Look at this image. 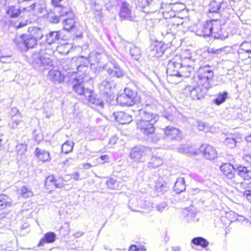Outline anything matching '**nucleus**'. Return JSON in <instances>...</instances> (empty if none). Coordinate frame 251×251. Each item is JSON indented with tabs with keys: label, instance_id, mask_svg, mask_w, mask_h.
Instances as JSON below:
<instances>
[{
	"label": "nucleus",
	"instance_id": "f257e3e1",
	"mask_svg": "<svg viewBox=\"0 0 251 251\" xmlns=\"http://www.w3.org/2000/svg\"><path fill=\"white\" fill-rule=\"evenodd\" d=\"M139 116L140 119L136 122L137 129L146 136L152 134L155 131L154 125L158 120V116L142 108L139 111Z\"/></svg>",
	"mask_w": 251,
	"mask_h": 251
},
{
	"label": "nucleus",
	"instance_id": "f03ea898",
	"mask_svg": "<svg viewBox=\"0 0 251 251\" xmlns=\"http://www.w3.org/2000/svg\"><path fill=\"white\" fill-rule=\"evenodd\" d=\"M214 72L212 67L206 65L201 67L199 71V81L198 85L201 86L203 89H205L207 92L209 89L211 88Z\"/></svg>",
	"mask_w": 251,
	"mask_h": 251
},
{
	"label": "nucleus",
	"instance_id": "7ed1b4c3",
	"mask_svg": "<svg viewBox=\"0 0 251 251\" xmlns=\"http://www.w3.org/2000/svg\"><path fill=\"white\" fill-rule=\"evenodd\" d=\"M139 100L137 92L129 88H125L124 93L117 98V102L122 106H132Z\"/></svg>",
	"mask_w": 251,
	"mask_h": 251
},
{
	"label": "nucleus",
	"instance_id": "20e7f679",
	"mask_svg": "<svg viewBox=\"0 0 251 251\" xmlns=\"http://www.w3.org/2000/svg\"><path fill=\"white\" fill-rule=\"evenodd\" d=\"M30 62L34 67L39 68L40 70L49 69L53 65L51 59L49 56L44 55L43 51L33 53Z\"/></svg>",
	"mask_w": 251,
	"mask_h": 251
},
{
	"label": "nucleus",
	"instance_id": "39448f33",
	"mask_svg": "<svg viewBox=\"0 0 251 251\" xmlns=\"http://www.w3.org/2000/svg\"><path fill=\"white\" fill-rule=\"evenodd\" d=\"M15 44L20 49L33 48L37 45L38 41L30 34H23L17 36L14 39Z\"/></svg>",
	"mask_w": 251,
	"mask_h": 251
},
{
	"label": "nucleus",
	"instance_id": "423d86ee",
	"mask_svg": "<svg viewBox=\"0 0 251 251\" xmlns=\"http://www.w3.org/2000/svg\"><path fill=\"white\" fill-rule=\"evenodd\" d=\"M151 152L150 148L144 146H136L131 151L130 156L136 162H143L146 156Z\"/></svg>",
	"mask_w": 251,
	"mask_h": 251
},
{
	"label": "nucleus",
	"instance_id": "0eeeda50",
	"mask_svg": "<svg viewBox=\"0 0 251 251\" xmlns=\"http://www.w3.org/2000/svg\"><path fill=\"white\" fill-rule=\"evenodd\" d=\"M184 93L193 100H201L207 94L205 89H203L200 85L196 86H188L184 89Z\"/></svg>",
	"mask_w": 251,
	"mask_h": 251
},
{
	"label": "nucleus",
	"instance_id": "6e6552de",
	"mask_svg": "<svg viewBox=\"0 0 251 251\" xmlns=\"http://www.w3.org/2000/svg\"><path fill=\"white\" fill-rule=\"evenodd\" d=\"M228 6V2L226 0H212L209 5V12L218 13Z\"/></svg>",
	"mask_w": 251,
	"mask_h": 251
},
{
	"label": "nucleus",
	"instance_id": "1a4fd4ad",
	"mask_svg": "<svg viewBox=\"0 0 251 251\" xmlns=\"http://www.w3.org/2000/svg\"><path fill=\"white\" fill-rule=\"evenodd\" d=\"M132 6L126 1H123L120 6L119 13L120 17L122 19H125L132 21L134 20V16L131 12Z\"/></svg>",
	"mask_w": 251,
	"mask_h": 251
},
{
	"label": "nucleus",
	"instance_id": "9d476101",
	"mask_svg": "<svg viewBox=\"0 0 251 251\" xmlns=\"http://www.w3.org/2000/svg\"><path fill=\"white\" fill-rule=\"evenodd\" d=\"M46 11L45 0H33L30 5L26 8V12L33 11L36 14L43 13Z\"/></svg>",
	"mask_w": 251,
	"mask_h": 251
},
{
	"label": "nucleus",
	"instance_id": "9b49d317",
	"mask_svg": "<svg viewBox=\"0 0 251 251\" xmlns=\"http://www.w3.org/2000/svg\"><path fill=\"white\" fill-rule=\"evenodd\" d=\"M73 90L79 95H84L86 97V92L91 90L85 88L84 78L81 76L74 79L72 82Z\"/></svg>",
	"mask_w": 251,
	"mask_h": 251
},
{
	"label": "nucleus",
	"instance_id": "f8f14e48",
	"mask_svg": "<svg viewBox=\"0 0 251 251\" xmlns=\"http://www.w3.org/2000/svg\"><path fill=\"white\" fill-rule=\"evenodd\" d=\"M166 137L171 140L180 141L182 137V133L178 128L172 126H167L163 129Z\"/></svg>",
	"mask_w": 251,
	"mask_h": 251
},
{
	"label": "nucleus",
	"instance_id": "ddd939ff",
	"mask_svg": "<svg viewBox=\"0 0 251 251\" xmlns=\"http://www.w3.org/2000/svg\"><path fill=\"white\" fill-rule=\"evenodd\" d=\"M204 158L208 160H214L217 157V152L212 146L207 144L202 145L200 148Z\"/></svg>",
	"mask_w": 251,
	"mask_h": 251
},
{
	"label": "nucleus",
	"instance_id": "4468645a",
	"mask_svg": "<svg viewBox=\"0 0 251 251\" xmlns=\"http://www.w3.org/2000/svg\"><path fill=\"white\" fill-rule=\"evenodd\" d=\"M217 22V20L207 21L203 25L201 33L199 35L204 37L209 36L212 34L214 35V28L216 27V26H218V25H216Z\"/></svg>",
	"mask_w": 251,
	"mask_h": 251
},
{
	"label": "nucleus",
	"instance_id": "2eb2a0df",
	"mask_svg": "<svg viewBox=\"0 0 251 251\" xmlns=\"http://www.w3.org/2000/svg\"><path fill=\"white\" fill-rule=\"evenodd\" d=\"M182 65V63L176 62L174 59L170 61L167 67L168 75L179 77L180 69Z\"/></svg>",
	"mask_w": 251,
	"mask_h": 251
},
{
	"label": "nucleus",
	"instance_id": "dca6fc26",
	"mask_svg": "<svg viewBox=\"0 0 251 251\" xmlns=\"http://www.w3.org/2000/svg\"><path fill=\"white\" fill-rule=\"evenodd\" d=\"M61 40L60 31H51L46 35V43L49 45L57 44Z\"/></svg>",
	"mask_w": 251,
	"mask_h": 251
},
{
	"label": "nucleus",
	"instance_id": "f3484780",
	"mask_svg": "<svg viewBox=\"0 0 251 251\" xmlns=\"http://www.w3.org/2000/svg\"><path fill=\"white\" fill-rule=\"evenodd\" d=\"M164 52L163 44L162 42H156L151 47L149 52V55L151 57H159L162 56Z\"/></svg>",
	"mask_w": 251,
	"mask_h": 251
},
{
	"label": "nucleus",
	"instance_id": "a211bd4d",
	"mask_svg": "<svg viewBox=\"0 0 251 251\" xmlns=\"http://www.w3.org/2000/svg\"><path fill=\"white\" fill-rule=\"evenodd\" d=\"M176 4H172L170 3L169 4H165L164 2L161 3V8L162 9V14L165 19H170L175 15V10Z\"/></svg>",
	"mask_w": 251,
	"mask_h": 251
},
{
	"label": "nucleus",
	"instance_id": "6ab92c4d",
	"mask_svg": "<svg viewBox=\"0 0 251 251\" xmlns=\"http://www.w3.org/2000/svg\"><path fill=\"white\" fill-rule=\"evenodd\" d=\"M113 115L115 120L122 125L129 124L133 120L131 115L123 111L114 112Z\"/></svg>",
	"mask_w": 251,
	"mask_h": 251
},
{
	"label": "nucleus",
	"instance_id": "aec40b11",
	"mask_svg": "<svg viewBox=\"0 0 251 251\" xmlns=\"http://www.w3.org/2000/svg\"><path fill=\"white\" fill-rule=\"evenodd\" d=\"M89 61L87 58L80 56L76 59L77 69L78 72L82 73L81 75H84L88 70Z\"/></svg>",
	"mask_w": 251,
	"mask_h": 251
},
{
	"label": "nucleus",
	"instance_id": "412c9836",
	"mask_svg": "<svg viewBox=\"0 0 251 251\" xmlns=\"http://www.w3.org/2000/svg\"><path fill=\"white\" fill-rule=\"evenodd\" d=\"M220 171L228 179H231L235 176V169L233 165L229 163H224L220 167Z\"/></svg>",
	"mask_w": 251,
	"mask_h": 251
},
{
	"label": "nucleus",
	"instance_id": "4be33fe9",
	"mask_svg": "<svg viewBox=\"0 0 251 251\" xmlns=\"http://www.w3.org/2000/svg\"><path fill=\"white\" fill-rule=\"evenodd\" d=\"M140 102L142 105L145 106L146 108L151 107V109H153L156 107L157 102L156 100L153 99L151 96L143 95L141 98Z\"/></svg>",
	"mask_w": 251,
	"mask_h": 251
},
{
	"label": "nucleus",
	"instance_id": "5701e85b",
	"mask_svg": "<svg viewBox=\"0 0 251 251\" xmlns=\"http://www.w3.org/2000/svg\"><path fill=\"white\" fill-rule=\"evenodd\" d=\"M218 26L214 28V36L215 38L225 40L228 37V33L224 28H222L220 21L217 20V24Z\"/></svg>",
	"mask_w": 251,
	"mask_h": 251
},
{
	"label": "nucleus",
	"instance_id": "b1692460",
	"mask_svg": "<svg viewBox=\"0 0 251 251\" xmlns=\"http://www.w3.org/2000/svg\"><path fill=\"white\" fill-rule=\"evenodd\" d=\"M55 11L60 16L61 19L65 16L71 17L73 14L69 8L63 6L62 4L55 6Z\"/></svg>",
	"mask_w": 251,
	"mask_h": 251
},
{
	"label": "nucleus",
	"instance_id": "393cba45",
	"mask_svg": "<svg viewBox=\"0 0 251 251\" xmlns=\"http://www.w3.org/2000/svg\"><path fill=\"white\" fill-rule=\"evenodd\" d=\"M113 68H107L105 69L108 74L111 76H115L116 77H121L124 75V72L121 69L119 65L114 62L113 63Z\"/></svg>",
	"mask_w": 251,
	"mask_h": 251
},
{
	"label": "nucleus",
	"instance_id": "a878e982",
	"mask_svg": "<svg viewBox=\"0 0 251 251\" xmlns=\"http://www.w3.org/2000/svg\"><path fill=\"white\" fill-rule=\"evenodd\" d=\"M85 98L92 104L99 106L101 108H102L104 106V103L102 100L99 98H96L94 95V92L91 90L86 92Z\"/></svg>",
	"mask_w": 251,
	"mask_h": 251
},
{
	"label": "nucleus",
	"instance_id": "bb28decb",
	"mask_svg": "<svg viewBox=\"0 0 251 251\" xmlns=\"http://www.w3.org/2000/svg\"><path fill=\"white\" fill-rule=\"evenodd\" d=\"M35 154L37 158L43 162L49 161L51 159L50 152L45 150L36 148L35 151Z\"/></svg>",
	"mask_w": 251,
	"mask_h": 251
},
{
	"label": "nucleus",
	"instance_id": "cd10ccee",
	"mask_svg": "<svg viewBox=\"0 0 251 251\" xmlns=\"http://www.w3.org/2000/svg\"><path fill=\"white\" fill-rule=\"evenodd\" d=\"M28 30L29 34L38 41L41 40L44 36L43 30L42 28L37 26L30 27Z\"/></svg>",
	"mask_w": 251,
	"mask_h": 251
},
{
	"label": "nucleus",
	"instance_id": "c85d7f7f",
	"mask_svg": "<svg viewBox=\"0 0 251 251\" xmlns=\"http://www.w3.org/2000/svg\"><path fill=\"white\" fill-rule=\"evenodd\" d=\"M6 12L10 17L15 18L18 17L21 13L26 11H24L20 6L17 8L15 6L12 5L6 8Z\"/></svg>",
	"mask_w": 251,
	"mask_h": 251
},
{
	"label": "nucleus",
	"instance_id": "c756f323",
	"mask_svg": "<svg viewBox=\"0 0 251 251\" xmlns=\"http://www.w3.org/2000/svg\"><path fill=\"white\" fill-rule=\"evenodd\" d=\"M184 61H183V62L182 63V65L180 69L179 76L187 77L190 76L191 73L194 70V67L191 64H185Z\"/></svg>",
	"mask_w": 251,
	"mask_h": 251
},
{
	"label": "nucleus",
	"instance_id": "7c9ffc66",
	"mask_svg": "<svg viewBox=\"0 0 251 251\" xmlns=\"http://www.w3.org/2000/svg\"><path fill=\"white\" fill-rule=\"evenodd\" d=\"M186 186L183 177H179L177 179L174 186V190L177 194H179L185 190Z\"/></svg>",
	"mask_w": 251,
	"mask_h": 251
},
{
	"label": "nucleus",
	"instance_id": "2f4dec72",
	"mask_svg": "<svg viewBox=\"0 0 251 251\" xmlns=\"http://www.w3.org/2000/svg\"><path fill=\"white\" fill-rule=\"evenodd\" d=\"M0 62L2 63H9L13 60L11 52L6 51L1 47Z\"/></svg>",
	"mask_w": 251,
	"mask_h": 251
},
{
	"label": "nucleus",
	"instance_id": "473e14b6",
	"mask_svg": "<svg viewBox=\"0 0 251 251\" xmlns=\"http://www.w3.org/2000/svg\"><path fill=\"white\" fill-rule=\"evenodd\" d=\"M238 174L244 179H251V170L246 167L240 166L237 169Z\"/></svg>",
	"mask_w": 251,
	"mask_h": 251
},
{
	"label": "nucleus",
	"instance_id": "72a5a7b5",
	"mask_svg": "<svg viewBox=\"0 0 251 251\" xmlns=\"http://www.w3.org/2000/svg\"><path fill=\"white\" fill-rule=\"evenodd\" d=\"M48 77L50 80L54 82H58L60 83L63 80L60 72L58 70L50 71L49 73Z\"/></svg>",
	"mask_w": 251,
	"mask_h": 251
},
{
	"label": "nucleus",
	"instance_id": "f704fd0d",
	"mask_svg": "<svg viewBox=\"0 0 251 251\" xmlns=\"http://www.w3.org/2000/svg\"><path fill=\"white\" fill-rule=\"evenodd\" d=\"M56 235L54 232H49L45 234L44 237L42 238L38 244V246H42L44 243H52L55 240Z\"/></svg>",
	"mask_w": 251,
	"mask_h": 251
},
{
	"label": "nucleus",
	"instance_id": "c9c22d12",
	"mask_svg": "<svg viewBox=\"0 0 251 251\" xmlns=\"http://www.w3.org/2000/svg\"><path fill=\"white\" fill-rule=\"evenodd\" d=\"M243 52L250 54L249 57L251 58V41H246L243 42L240 46V48L238 50L239 53H242Z\"/></svg>",
	"mask_w": 251,
	"mask_h": 251
},
{
	"label": "nucleus",
	"instance_id": "e433bc0d",
	"mask_svg": "<svg viewBox=\"0 0 251 251\" xmlns=\"http://www.w3.org/2000/svg\"><path fill=\"white\" fill-rule=\"evenodd\" d=\"M239 140V138H236L233 135H228L223 141V143L229 148H233L238 142Z\"/></svg>",
	"mask_w": 251,
	"mask_h": 251
},
{
	"label": "nucleus",
	"instance_id": "4c0bfd02",
	"mask_svg": "<svg viewBox=\"0 0 251 251\" xmlns=\"http://www.w3.org/2000/svg\"><path fill=\"white\" fill-rule=\"evenodd\" d=\"M101 58V53L100 52L94 51L89 53L87 58L89 62L92 64L99 63Z\"/></svg>",
	"mask_w": 251,
	"mask_h": 251
},
{
	"label": "nucleus",
	"instance_id": "58836bf2",
	"mask_svg": "<svg viewBox=\"0 0 251 251\" xmlns=\"http://www.w3.org/2000/svg\"><path fill=\"white\" fill-rule=\"evenodd\" d=\"M111 88V83L107 79L103 80L99 85L100 91L105 94H108L110 93Z\"/></svg>",
	"mask_w": 251,
	"mask_h": 251
},
{
	"label": "nucleus",
	"instance_id": "ea45409f",
	"mask_svg": "<svg viewBox=\"0 0 251 251\" xmlns=\"http://www.w3.org/2000/svg\"><path fill=\"white\" fill-rule=\"evenodd\" d=\"M129 49V52L131 57L135 60H138L141 56L140 48L134 45H131Z\"/></svg>",
	"mask_w": 251,
	"mask_h": 251
},
{
	"label": "nucleus",
	"instance_id": "a19ab883",
	"mask_svg": "<svg viewBox=\"0 0 251 251\" xmlns=\"http://www.w3.org/2000/svg\"><path fill=\"white\" fill-rule=\"evenodd\" d=\"M163 163V160L160 157L152 156L149 162V167L151 168H155L160 166Z\"/></svg>",
	"mask_w": 251,
	"mask_h": 251
},
{
	"label": "nucleus",
	"instance_id": "79ce46f5",
	"mask_svg": "<svg viewBox=\"0 0 251 251\" xmlns=\"http://www.w3.org/2000/svg\"><path fill=\"white\" fill-rule=\"evenodd\" d=\"M64 29L67 31H70L74 27L75 21L73 18H68L63 19Z\"/></svg>",
	"mask_w": 251,
	"mask_h": 251
},
{
	"label": "nucleus",
	"instance_id": "37998d69",
	"mask_svg": "<svg viewBox=\"0 0 251 251\" xmlns=\"http://www.w3.org/2000/svg\"><path fill=\"white\" fill-rule=\"evenodd\" d=\"M48 19L50 23L54 24L58 23L61 20L58 14L55 11V8L49 13Z\"/></svg>",
	"mask_w": 251,
	"mask_h": 251
},
{
	"label": "nucleus",
	"instance_id": "c03bdc74",
	"mask_svg": "<svg viewBox=\"0 0 251 251\" xmlns=\"http://www.w3.org/2000/svg\"><path fill=\"white\" fill-rule=\"evenodd\" d=\"M192 243L196 245H200L203 248L206 247L208 245V242L202 237H198L193 238Z\"/></svg>",
	"mask_w": 251,
	"mask_h": 251
},
{
	"label": "nucleus",
	"instance_id": "a18cd8bd",
	"mask_svg": "<svg viewBox=\"0 0 251 251\" xmlns=\"http://www.w3.org/2000/svg\"><path fill=\"white\" fill-rule=\"evenodd\" d=\"M55 177L53 176H48L45 180V185L48 189H52L55 186Z\"/></svg>",
	"mask_w": 251,
	"mask_h": 251
},
{
	"label": "nucleus",
	"instance_id": "49530a36",
	"mask_svg": "<svg viewBox=\"0 0 251 251\" xmlns=\"http://www.w3.org/2000/svg\"><path fill=\"white\" fill-rule=\"evenodd\" d=\"M74 143L72 141H67L62 146V151L67 154L71 152L73 149Z\"/></svg>",
	"mask_w": 251,
	"mask_h": 251
},
{
	"label": "nucleus",
	"instance_id": "de8ad7c7",
	"mask_svg": "<svg viewBox=\"0 0 251 251\" xmlns=\"http://www.w3.org/2000/svg\"><path fill=\"white\" fill-rule=\"evenodd\" d=\"M155 188L158 192L163 193L167 190V183L164 182L157 181L156 183Z\"/></svg>",
	"mask_w": 251,
	"mask_h": 251
},
{
	"label": "nucleus",
	"instance_id": "09e8293b",
	"mask_svg": "<svg viewBox=\"0 0 251 251\" xmlns=\"http://www.w3.org/2000/svg\"><path fill=\"white\" fill-rule=\"evenodd\" d=\"M227 97V93L224 92L223 93L219 94L217 98L214 100V102L217 105H220L226 100Z\"/></svg>",
	"mask_w": 251,
	"mask_h": 251
},
{
	"label": "nucleus",
	"instance_id": "8fccbe9b",
	"mask_svg": "<svg viewBox=\"0 0 251 251\" xmlns=\"http://www.w3.org/2000/svg\"><path fill=\"white\" fill-rule=\"evenodd\" d=\"M11 205L10 200L9 197L5 195H0V206H10Z\"/></svg>",
	"mask_w": 251,
	"mask_h": 251
},
{
	"label": "nucleus",
	"instance_id": "3c124183",
	"mask_svg": "<svg viewBox=\"0 0 251 251\" xmlns=\"http://www.w3.org/2000/svg\"><path fill=\"white\" fill-rule=\"evenodd\" d=\"M20 194L24 198H27L33 196L32 192L26 186H23L20 190Z\"/></svg>",
	"mask_w": 251,
	"mask_h": 251
},
{
	"label": "nucleus",
	"instance_id": "603ef678",
	"mask_svg": "<svg viewBox=\"0 0 251 251\" xmlns=\"http://www.w3.org/2000/svg\"><path fill=\"white\" fill-rule=\"evenodd\" d=\"M172 19L171 20L170 23L172 25L174 28L178 27L180 25H182L183 24V20L182 18L178 17H172Z\"/></svg>",
	"mask_w": 251,
	"mask_h": 251
},
{
	"label": "nucleus",
	"instance_id": "864d4df0",
	"mask_svg": "<svg viewBox=\"0 0 251 251\" xmlns=\"http://www.w3.org/2000/svg\"><path fill=\"white\" fill-rule=\"evenodd\" d=\"M153 0H135V3L137 6L144 8L150 5Z\"/></svg>",
	"mask_w": 251,
	"mask_h": 251
},
{
	"label": "nucleus",
	"instance_id": "5fc2aeb1",
	"mask_svg": "<svg viewBox=\"0 0 251 251\" xmlns=\"http://www.w3.org/2000/svg\"><path fill=\"white\" fill-rule=\"evenodd\" d=\"M193 121H194V122H192L193 125L195 126H198L199 130L201 131L204 129L205 126L204 123L201 121L194 119L192 118H190L189 120L190 123H191Z\"/></svg>",
	"mask_w": 251,
	"mask_h": 251
},
{
	"label": "nucleus",
	"instance_id": "6e6d98bb",
	"mask_svg": "<svg viewBox=\"0 0 251 251\" xmlns=\"http://www.w3.org/2000/svg\"><path fill=\"white\" fill-rule=\"evenodd\" d=\"M33 0H17L18 4L21 8L26 12V8L28 7Z\"/></svg>",
	"mask_w": 251,
	"mask_h": 251
},
{
	"label": "nucleus",
	"instance_id": "4d7b16f0",
	"mask_svg": "<svg viewBox=\"0 0 251 251\" xmlns=\"http://www.w3.org/2000/svg\"><path fill=\"white\" fill-rule=\"evenodd\" d=\"M89 4L92 9L95 10L98 13V15H100L101 13V8L99 6V4L96 2V0H90Z\"/></svg>",
	"mask_w": 251,
	"mask_h": 251
},
{
	"label": "nucleus",
	"instance_id": "13d9d810",
	"mask_svg": "<svg viewBox=\"0 0 251 251\" xmlns=\"http://www.w3.org/2000/svg\"><path fill=\"white\" fill-rule=\"evenodd\" d=\"M179 152L181 153L192 154V152L190 150V148L188 146L181 145L177 149Z\"/></svg>",
	"mask_w": 251,
	"mask_h": 251
},
{
	"label": "nucleus",
	"instance_id": "bf43d9fd",
	"mask_svg": "<svg viewBox=\"0 0 251 251\" xmlns=\"http://www.w3.org/2000/svg\"><path fill=\"white\" fill-rule=\"evenodd\" d=\"M186 220L188 222H197L198 219L196 218V215L192 212H189L186 216Z\"/></svg>",
	"mask_w": 251,
	"mask_h": 251
},
{
	"label": "nucleus",
	"instance_id": "052dcab7",
	"mask_svg": "<svg viewBox=\"0 0 251 251\" xmlns=\"http://www.w3.org/2000/svg\"><path fill=\"white\" fill-rule=\"evenodd\" d=\"M64 185V179L62 177L55 179V188H62Z\"/></svg>",
	"mask_w": 251,
	"mask_h": 251
},
{
	"label": "nucleus",
	"instance_id": "680f3d73",
	"mask_svg": "<svg viewBox=\"0 0 251 251\" xmlns=\"http://www.w3.org/2000/svg\"><path fill=\"white\" fill-rule=\"evenodd\" d=\"M23 121L22 120H14L13 122L10 123L8 124L9 126L12 128V129H15L18 127L19 125L20 124V123H22Z\"/></svg>",
	"mask_w": 251,
	"mask_h": 251
},
{
	"label": "nucleus",
	"instance_id": "e2e57ef3",
	"mask_svg": "<svg viewBox=\"0 0 251 251\" xmlns=\"http://www.w3.org/2000/svg\"><path fill=\"white\" fill-rule=\"evenodd\" d=\"M26 150V146L24 144H20L18 145L16 148V151L18 153L22 154L25 152Z\"/></svg>",
	"mask_w": 251,
	"mask_h": 251
},
{
	"label": "nucleus",
	"instance_id": "0e129e2a",
	"mask_svg": "<svg viewBox=\"0 0 251 251\" xmlns=\"http://www.w3.org/2000/svg\"><path fill=\"white\" fill-rule=\"evenodd\" d=\"M129 251H146V249L143 247L140 248H137L136 246L132 245L129 249Z\"/></svg>",
	"mask_w": 251,
	"mask_h": 251
},
{
	"label": "nucleus",
	"instance_id": "69168bd1",
	"mask_svg": "<svg viewBox=\"0 0 251 251\" xmlns=\"http://www.w3.org/2000/svg\"><path fill=\"white\" fill-rule=\"evenodd\" d=\"M167 204L165 202H162L157 205L156 207L157 211L161 212L166 207Z\"/></svg>",
	"mask_w": 251,
	"mask_h": 251
},
{
	"label": "nucleus",
	"instance_id": "338daca9",
	"mask_svg": "<svg viewBox=\"0 0 251 251\" xmlns=\"http://www.w3.org/2000/svg\"><path fill=\"white\" fill-rule=\"evenodd\" d=\"M116 183H117L116 181H115L113 179H109V180H107V181H106V183H107V185L111 188H114V187L115 186V184Z\"/></svg>",
	"mask_w": 251,
	"mask_h": 251
},
{
	"label": "nucleus",
	"instance_id": "774afa93",
	"mask_svg": "<svg viewBox=\"0 0 251 251\" xmlns=\"http://www.w3.org/2000/svg\"><path fill=\"white\" fill-rule=\"evenodd\" d=\"M243 195L245 196L248 200H251V190H245L243 193Z\"/></svg>",
	"mask_w": 251,
	"mask_h": 251
}]
</instances>
